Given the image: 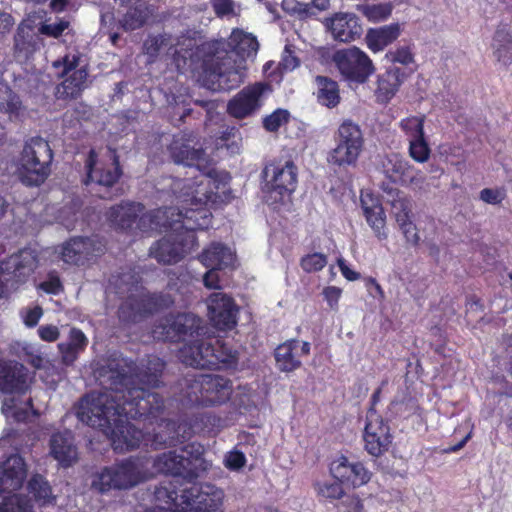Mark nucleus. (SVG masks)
<instances>
[{
  "label": "nucleus",
  "instance_id": "42",
  "mask_svg": "<svg viewBox=\"0 0 512 512\" xmlns=\"http://www.w3.org/2000/svg\"><path fill=\"white\" fill-rule=\"evenodd\" d=\"M230 44L242 59L255 55L259 49L257 38L240 29L233 30L230 36Z\"/></svg>",
  "mask_w": 512,
  "mask_h": 512
},
{
  "label": "nucleus",
  "instance_id": "1",
  "mask_svg": "<svg viewBox=\"0 0 512 512\" xmlns=\"http://www.w3.org/2000/svg\"><path fill=\"white\" fill-rule=\"evenodd\" d=\"M130 396L122 399L106 391L91 392L81 398L76 415L81 422L107 434L118 453L132 451L142 444L156 450L172 445L174 436H167V432H144L128 421L157 419L162 413L161 399L139 389H133Z\"/></svg>",
  "mask_w": 512,
  "mask_h": 512
},
{
  "label": "nucleus",
  "instance_id": "2",
  "mask_svg": "<svg viewBox=\"0 0 512 512\" xmlns=\"http://www.w3.org/2000/svg\"><path fill=\"white\" fill-rule=\"evenodd\" d=\"M204 452L202 444L191 442L156 456L153 467L175 478L156 487L157 501L183 512H223L222 490L211 484L195 483L210 467Z\"/></svg>",
  "mask_w": 512,
  "mask_h": 512
},
{
  "label": "nucleus",
  "instance_id": "33",
  "mask_svg": "<svg viewBox=\"0 0 512 512\" xmlns=\"http://www.w3.org/2000/svg\"><path fill=\"white\" fill-rule=\"evenodd\" d=\"M145 210L142 203L123 202L115 205L107 212L109 222L121 231L130 232L135 229L139 214Z\"/></svg>",
  "mask_w": 512,
  "mask_h": 512
},
{
  "label": "nucleus",
  "instance_id": "32",
  "mask_svg": "<svg viewBox=\"0 0 512 512\" xmlns=\"http://www.w3.org/2000/svg\"><path fill=\"white\" fill-rule=\"evenodd\" d=\"M198 259L208 269L224 270L234 268L236 255L227 245L211 242L203 249Z\"/></svg>",
  "mask_w": 512,
  "mask_h": 512
},
{
  "label": "nucleus",
  "instance_id": "31",
  "mask_svg": "<svg viewBox=\"0 0 512 512\" xmlns=\"http://www.w3.org/2000/svg\"><path fill=\"white\" fill-rule=\"evenodd\" d=\"M363 214L376 237L382 241L388 237L385 231L386 215L378 197L372 193L362 194L360 198Z\"/></svg>",
  "mask_w": 512,
  "mask_h": 512
},
{
  "label": "nucleus",
  "instance_id": "56",
  "mask_svg": "<svg viewBox=\"0 0 512 512\" xmlns=\"http://www.w3.org/2000/svg\"><path fill=\"white\" fill-rule=\"evenodd\" d=\"M245 454L237 449L229 451L224 458V466L230 471H239L246 465Z\"/></svg>",
  "mask_w": 512,
  "mask_h": 512
},
{
  "label": "nucleus",
  "instance_id": "50",
  "mask_svg": "<svg viewBox=\"0 0 512 512\" xmlns=\"http://www.w3.org/2000/svg\"><path fill=\"white\" fill-rule=\"evenodd\" d=\"M289 119V111L283 108H278L263 118L262 125L266 131L273 133L277 132L281 126L287 124Z\"/></svg>",
  "mask_w": 512,
  "mask_h": 512
},
{
  "label": "nucleus",
  "instance_id": "57",
  "mask_svg": "<svg viewBox=\"0 0 512 512\" xmlns=\"http://www.w3.org/2000/svg\"><path fill=\"white\" fill-rule=\"evenodd\" d=\"M68 26H69L68 21L60 20L59 22L54 23V24L43 23L39 27L38 31L42 35H45L48 37H53V38H58L63 34V32L68 28Z\"/></svg>",
  "mask_w": 512,
  "mask_h": 512
},
{
  "label": "nucleus",
  "instance_id": "61",
  "mask_svg": "<svg viewBox=\"0 0 512 512\" xmlns=\"http://www.w3.org/2000/svg\"><path fill=\"white\" fill-rule=\"evenodd\" d=\"M38 335L43 341L54 342L59 338L60 332L57 326L43 325L39 327Z\"/></svg>",
  "mask_w": 512,
  "mask_h": 512
},
{
  "label": "nucleus",
  "instance_id": "37",
  "mask_svg": "<svg viewBox=\"0 0 512 512\" xmlns=\"http://www.w3.org/2000/svg\"><path fill=\"white\" fill-rule=\"evenodd\" d=\"M400 36V26L397 23L380 28H370L365 40L368 48L374 53L382 51Z\"/></svg>",
  "mask_w": 512,
  "mask_h": 512
},
{
  "label": "nucleus",
  "instance_id": "7",
  "mask_svg": "<svg viewBox=\"0 0 512 512\" xmlns=\"http://www.w3.org/2000/svg\"><path fill=\"white\" fill-rule=\"evenodd\" d=\"M183 397L201 407H215L226 403L232 394V381L217 374L191 373L180 381Z\"/></svg>",
  "mask_w": 512,
  "mask_h": 512
},
{
  "label": "nucleus",
  "instance_id": "9",
  "mask_svg": "<svg viewBox=\"0 0 512 512\" xmlns=\"http://www.w3.org/2000/svg\"><path fill=\"white\" fill-rule=\"evenodd\" d=\"M53 151L41 137L28 140L20 155L21 181L31 187L43 184L51 173Z\"/></svg>",
  "mask_w": 512,
  "mask_h": 512
},
{
  "label": "nucleus",
  "instance_id": "48",
  "mask_svg": "<svg viewBox=\"0 0 512 512\" xmlns=\"http://www.w3.org/2000/svg\"><path fill=\"white\" fill-rule=\"evenodd\" d=\"M409 156L418 163H425L431 155V148L426 136L408 141Z\"/></svg>",
  "mask_w": 512,
  "mask_h": 512
},
{
  "label": "nucleus",
  "instance_id": "8",
  "mask_svg": "<svg viewBox=\"0 0 512 512\" xmlns=\"http://www.w3.org/2000/svg\"><path fill=\"white\" fill-rule=\"evenodd\" d=\"M178 358L183 364L200 369H231L238 364L237 351L214 338L183 345L178 351Z\"/></svg>",
  "mask_w": 512,
  "mask_h": 512
},
{
  "label": "nucleus",
  "instance_id": "14",
  "mask_svg": "<svg viewBox=\"0 0 512 512\" xmlns=\"http://www.w3.org/2000/svg\"><path fill=\"white\" fill-rule=\"evenodd\" d=\"M205 327L202 319L190 312L169 313L155 327L154 333L158 338L171 343L185 342L190 344L204 334Z\"/></svg>",
  "mask_w": 512,
  "mask_h": 512
},
{
  "label": "nucleus",
  "instance_id": "26",
  "mask_svg": "<svg viewBox=\"0 0 512 512\" xmlns=\"http://www.w3.org/2000/svg\"><path fill=\"white\" fill-rule=\"evenodd\" d=\"M310 351L311 344L307 341L286 340L274 350L276 366L281 372H293L302 366L301 357L308 356Z\"/></svg>",
  "mask_w": 512,
  "mask_h": 512
},
{
  "label": "nucleus",
  "instance_id": "39",
  "mask_svg": "<svg viewBox=\"0 0 512 512\" xmlns=\"http://www.w3.org/2000/svg\"><path fill=\"white\" fill-rule=\"evenodd\" d=\"M195 277L187 269H178L168 273L167 289L181 296V301H187L193 292Z\"/></svg>",
  "mask_w": 512,
  "mask_h": 512
},
{
  "label": "nucleus",
  "instance_id": "55",
  "mask_svg": "<svg viewBox=\"0 0 512 512\" xmlns=\"http://www.w3.org/2000/svg\"><path fill=\"white\" fill-rule=\"evenodd\" d=\"M165 45H167L166 35L149 36L143 43V51L150 57H156Z\"/></svg>",
  "mask_w": 512,
  "mask_h": 512
},
{
  "label": "nucleus",
  "instance_id": "13",
  "mask_svg": "<svg viewBox=\"0 0 512 512\" xmlns=\"http://www.w3.org/2000/svg\"><path fill=\"white\" fill-rule=\"evenodd\" d=\"M197 247L198 240L193 231L176 228L150 246L149 256L160 265H174Z\"/></svg>",
  "mask_w": 512,
  "mask_h": 512
},
{
  "label": "nucleus",
  "instance_id": "3",
  "mask_svg": "<svg viewBox=\"0 0 512 512\" xmlns=\"http://www.w3.org/2000/svg\"><path fill=\"white\" fill-rule=\"evenodd\" d=\"M231 176L226 171H210L200 180L176 179L172 191L179 202L185 204L179 215L182 217L180 230H206L211 225L212 213L232 198Z\"/></svg>",
  "mask_w": 512,
  "mask_h": 512
},
{
  "label": "nucleus",
  "instance_id": "24",
  "mask_svg": "<svg viewBox=\"0 0 512 512\" xmlns=\"http://www.w3.org/2000/svg\"><path fill=\"white\" fill-rule=\"evenodd\" d=\"M381 167L386 178L392 183L410 186L419 182L420 170L400 153L386 154L381 161Z\"/></svg>",
  "mask_w": 512,
  "mask_h": 512
},
{
  "label": "nucleus",
  "instance_id": "44",
  "mask_svg": "<svg viewBox=\"0 0 512 512\" xmlns=\"http://www.w3.org/2000/svg\"><path fill=\"white\" fill-rule=\"evenodd\" d=\"M22 108L20 97L8 85L0 84V112L18 116Z\"/></svg>",
  "mask_w": 512,
  "mask_h": 512
},
{
  "label": "nucleus",
  "instance_id": "38",
  "mask_svg": "<svg viewBox=\"0 0 512 512\" xmlns=\"http://www.w3.org/2000/svg\"><path fill=\"white\" fill-rule=\"evenodd\" d=\"M492 46L497 60L504 65L512 62V32L508 25L501 24L497 27Z\"/></svg>",
  "mask_w": 512,
  "mask_h": 512
},
{
  "label": "nucleus",
  "instance_id": "11",
  "mask_svg": "<svg viewBox=\"0 0 512 512\" xmlns=\"http://www.w3.org/2000/svg\"><path fill=\"white\" fill-rule=\"evenodd\" d=\"M168 152L176 164L187 167H195L199 174L190 178V181L200 180L206 177L210 171H218L212 167V161L205 150L199 145L197 137L192 131H180L173 136L168 145Z\"/></svg>",
  "mask_w": 512,
  "mask_h": 512
},
{
  "label": "nucleus",
  "instance_id": "35",
  "mask_svg": "<svg viewBox=\"0 0 512 512\" xmlns=\"http://www.w3.org/2000/svg\"><path fill=\"white\" fill-rule=\"evenodd\" d=\"M139 311L144 315H152L171 308L175 304L174 297L163 291L146 292L135 301Z\"/></svg>",
  "mask_w": 512,
  "mask_h": 512
},
{
  "label": "nucleus",
  "instance_id": "21",
  "mask_svg": "<svg viewBox=\"0 0 512 512\" xmlns=\"http://www.w3.org/2000/svg\"><path fill=\"white\" fill-rule=\"evenodd\" d=\"M104 251L105 246L100 240L75 236L62 244L60 254L65 263L80 266L101 256Z\"/></svg>",
  "mask_w": 512,
  "mask_h": 512
},
{
  "label": "nucleus",
  "instance_id": "53",
  "mask_svg": "<svg viewBox=\"0 0 512 512\" xmlns=\"http://www.w3.org/2000/svg\"><path fill=\"white\" fill-rule=\"evenodd\" d=\"M36 288L50 295H58L64 290L62 281L56 271L49 272L47 279L40 282Z\"/></svg>",
  "mask_w": 512,
  "mask_h": 512
},
{
  "label": "nucleus",
  "instance_id": "46",
  "mask_svg": "<svg viewBox=\"0 0 512 512\" xmlns=\"http://www.w3.org/2000/svg\"><path fill=\"white\" fill-rule=\"evenodd\" d=\"M28 493L36 501H46L52 493V489L48 481L44 476L40 474H34L27 484Z\"/></svg>",
  "mask_w": 512,
  "mask_h": 512
},
{
  "label": "nucleus",
  "instance_id": "59",
  "mask_svg": "<svg viewBox=\"0 0 512 512\" xmlns=\"http://www.w3.org/2000/svg\"><path fill=\"white\" fill-rule=\"evenodd\" d=\"M77 351L82 352L88 345V339L82 330L78 328H72L69 333V341L67 342Z\"/></svg>",
  "mask_w": 512,
  "mask_h": 512
},
{
  "label": "nucleus",
  "instance_id": "30",
  "mask_svg": "<svg viewBox=\"0 0 512 512\" xmlns=\"http://www.w3.org/2000/svg\"><path fill=\"white\" fill-rule=\"evenodd\" d=\"M50 454L64 468L78 461V449L70 431L53 433L49 440Z\"/></svg>",
  "mask_w": 512,
  "mask_h": 512
},
{
  "label": "nucleus",
  "instance_id": "12",
  "mask_svg": "<svg viewBox=\"0 0 512 512\" xmlns=\"http://www.w3.org/2000/svg\"><path fill=\"white\" fill-rule=\"evenodd\" d=\"M335 147L327 160L339 168L354 167L364 149L365 139L360 126L352 120H344L334 134Z\"/></svg>",
  "mask_w": 512,
  "mask_h": 512
},
{
  "label": "nucleus",
  "instance_id": "18",
  "mask_svg": "<svg viewBox=\"0 0 512 512\" xmlns=\"http://www.w3.org/2000/svg\"><path fill=\"white\" fill-rule=\"evenodd\" d=\"M381 189L387 196V203L391 207V214L395 218L406 241L413 246L418 245L420 237L418 229L412 221L413 212L411 199L403 191L388 187V185L384 183Z\"/></svg>",
  "mask_w": 512,
  "mask_h": 512
},
{
  "label": "nucleus",
  "instance_id": "34",
  "mask_svg": "<svg viewBox=\"0 0 512 512\" xmlns=\"http://www.w3.org/2000/svg\"><path fill=\"white\" fill-rule=\"evenodd\" d=\"M406 74L399 67H390L378 75L375 96L379 103H388L404 82Z\"/></svg>",
  "mask_w": 512,
  "mask_h": 512
},
{
  "label": "nucleus",
  "instance_id": "27",
  "mask_svg": "<svg viewBox=\"0 0 512 512\" xmlns=\"http://www.w3.org/2000/svg\"><path fill=\"white\" fill-rule=\"evenodd\" d=\"M27 476L24 459L20 455H11L1 465L0 495L18 491Z\"/></svg>",
  "mask_w": 512,
  "mask_h": 512
},
{
  "label": "nucleus",
  "instance_id": "63",
  "mask_svg": "<svg viewBox=\"0 0 512 512\" xmlns=\"http://www.w3.org/2000/svg\"><path fill=\"white\" fill-rule=\"evenodd\" d=\"M59 349L62 355V361L66 365L73 364L76 359L78 358L79 351H77L75 348H73L68 343H61L59 344Z\"/></svg>",
  "mask_w": 512,
  "mask_h": 512
},
{
  "label": "nucleus",
  "instance_id": "45",
  "mask_svg": "<svg viewBox=\"0 0 512 512\" xmlns=\"http://www.w3.org/2000/svg\"><path fill=\"white\" fill-rule=\"evenodd\" d=\"M425 116H409L403 118L399 122L401 131L406 136L407 140L418 139L425 136L424 131Z\"/></svg>",
  "mask_w": 512,
  "mask_h": 512
},
{
  "label": "nucleus",
  "instance_id": "19",
  "mask_svg": "<svg viewBox=\"0 0 512 512\" xmlns=\"http://www.w3.org/2000/svg\"><path fill=\"white\" fill-rule=\"evenodd\" d=\"M390 427L376 409H368L364 428L365 450L374 457H379L389 450L392 442Z\"/></svg>",
  "mask_w": 512,
  "mask_h": 512
},
{
  "label": "nucleus",
  "instance_id": "51",
  "mask_svg": "<svg viewBox=\"0 0 512 512\" xmlns=\"http://www.w3.org/2000/svg\"><path fill=\"white\" fill-rule=\"evenodd\" d=\"M327 264V256L323 253L314 252L304 255L300 259V266L306 273L321 271Z\"/></svg>",
  "mask_w": 512,
  "mask_h": 512
},
{
  "label": "nucleus",
  "instance_id": "20",
  "mask_svg": "<svg viewBox=\"0 0 512 512\" xmlns=\"http://www.w3.org/2000/svg\"><path fill=\"white\" fill-rule=\"evenodd\" d=\"M270 90L266 82H255L242 88L227 104V112L236 119L247 118L263 105V95Z\"/></svg>",
  "mask_w": 512,
  "mask_h": 512
},
{
  "label": "nucleus",
  "instance_id": "54",
  "mask_svg": "<svg viewBox=\"0 0 512 512\" xmlns=\"http://www.w3.org/2000/svg\"><path fill=\"white\" fill-rule=\"evenodd\" d=\"M386 58L392 63H400L402 65H409L414 62V54L410 46H400L389 50L386 53Z\"/></svg>",
  "mask_w": 512,
  "mask_h": 512
},
{
  "label": "nucleus",
  "instance_id": "16",
  "mask_svg": "<svg viewBox=\"0 0 512 512\" xmlns=\"http://www.w3.org/2000/svg\"><path fill=\"white\" fill-rule=\"evenodd\" d=\"M164 426L169 432L167 436H174L172 444L178 439L190 438L194 434H210L219 431L221 418L212 412H198L185 416L179 423L173 420H161L159 428Z\"/></svg>",
  "mask_w": 512,
  "mask_h": 512
},
{
  "label": "nucleus",
  "instance_id": "23",
  "mask_svg": "<svg viewBox=\"0 0 512 512\" xmlns=\"http://www.w3.org/2000/svg\"><path fill=\"white\" fill-rule=\"evenodd\" d=\"M33 377L22 363L0 360V391L6 394H25Z\"/></svg>",
  "mask_w": 512,
  "mask_h": 512
},
{
  "label": "nucleus",
  "instance_id": "5",
  "mask_svg": "<svg viewBox=\"0 0 512 512\" xmlns=\"http://www.w3.org/2000/svg\"><path fill=\"white\" fill-rule=\"evenodd\" d=\"M184 41L191 48L183 54L181 50H176L175 54L202 61L199 81L203 87L214 92L230 91L244 82L245 68L238 65L228 52L221 55L218 41L202 42L195 49L192 48L193 39L186 38Z\"/></svg>",
  "mask_w": 512,
  "mask_h": 512
},
{
  "label": "nucleus",
  "instance_id": "6",
  "mask_svg": "<svg viewBox=\"0 0 512 512\" xmlns=\"http://www.w3.org/2000/svg\"><path fill=\"white\" fill-rule=\"evenodd\" d=\"M150 476L147 460L138 456H130L94 473L91 489L100 494H106L112 490H129L145 482Z\"/></svg>",
  "mask_w": 512,
  "mask_h": 512
},
{
  "label": "nucleus",
  "instance_id": "4",
  "mask_svg": "<svg viewBox=\"0 0 512 512\" xmlns=\"http://www.w3.org/2000/svg\"><path fill=\"white\" fill-rule=\"evenodd\" d=\"M165 368L166 362L154 355L149 356L140 365L125 358L111 359L98 369V379L104 391L113 393L122 399L132 398L130 392L133 389L158 396L162 401L161 411L163 412L165 407L163 396L136 384L141 383L152 388L161 387Z\"/></svg>",
  "mask_w": 512,
  "mask_h": 512
},
{
  "label": "nucleus",
  "instance_id": "40",
  "mask_svg": "<svg viewBox=\"0 0 512 512\" xmlns=\"http://www.w3.org/2000/svg\"><path fill=\"white\" fill-rule=\"evenodd\" d=\"M87 76L88 73L85 68L73 71L57 88V93L63 99H76L85 87Z\"/></svg>",
  "mask_w": 512,
  "mask_h": 512
},
{
  "label": "nucleus",
  "instance_id": "15",
  "mask_svg": "<svg viewBox=\"0 0 512 512\" xmlns=\"http://www.w3.org/2000/svg\"><path fill=\"white\" fill-rule=\"evenodd\" d=\"M333 61L343 79L348 83L364 84L375 72L370 57L355 46L336 51Z\"/></svg>",
  "mask_w": 512,
  "mask_h": 512
},
{
  "label": "nucleus",
  "instance_id": "36",
  "mask_svg": "<svg viewBox=\"0 0 512 512\" xmlns=\"http://www.w3.org/2000/svg\"><path fill=\"white\" fill-rule=\"evenodd\" d=\"M317 102L327 108H335L341 101L340 87L336 80L328 76L317 75L315 77Z\"/></svg>",
  "mask_w": 512,
  "mask_h": 512
},
{
  "label": "nucleus",
  "instance_id": "43",
  "mask_svg": "<svg viewBox=\"0 0 512 512\" xmlns=\"http://www.w3.org/2000/svg\"><path fill=\"white\" fill-rule=\"evenodd\" d=\"M167 227L166 211L154 209L149 212L142 211L136 221L135 230L147 233L154 230H161Z\"/></svg>",
  "mask_w": 512,
  "mask_h": 512
},
{
  "label": "nucleus",
  "instance_id": "41",
  "mask_svg": "<svg viewBox=\"0 0 512 512\" xmlns=\"http://www.w3.org/2000/svg\"><path fill=\"white\" fill-rule=\"evenodd\" d=\"M9 268H12V274L21 278L29 276L37 268V257L29 250H21L17 254H13L7 261Z\"/></svg>",
  "mask_w": 512,
  "mask_h": 512
},
{
  "label": "nucleus",
  "instance_id": "52",
  "mask_svg": "<svg viewBox=\"0 0 512 512\" xmlns=\"http://www.w3.org/2000/svg\"><path fill=\"white\" fill-rule=\"evenodd\" d=\"M360 10L368 20L379 22L386 20L391 15L392 6L390 4L363 5Z\"/></svg>",
  "mask_w": 512,
  "mask_h": 512
},
{
  "label": "nucleus",
  "instance_id": "29",
  "mask_svg": "<svg viewBox=\"0 0 512 512\" xmlns=\"http://www.w3.org/2000/svg\"><path fill=\"white\" fill-rule=\"evenodd\" d=\"M42 45L33 27L24 23L18 25L14 35L13 57L17 63L26 64Z\"/></svg>",
  "mask_w": 512,
  "mask_h": 512
},
{
  "label": "nucleus",
  "instance_id": "25",
  "mask_svg": "<svg viewBox=\"0 0 512 512\" xmlns=\"http://www.w3.org/2000/svg\"><path fill=\"white\" fill-rule=\"evenodd\" d=\"M330 473L341 484L353 488L367 484L372 477V472L364 463L350 462L345 456H341L331 463Z\"/></svg>",
  "mask_w": 512,
  "mask_h": 512
},
{
  "label": "nucleus",
  "instance_id": "49",
  "mask_svg": "<svg viewBox=\"0 0 512 512\" xmlns=\"http://www.w3.org/2000/svg\"><path fill=\"white\" fill-rule=\"evenodd\" d=\"M317 495L326 500H338L345 495L343 484L339 481L335 482H318L315 484Z\"/></svg>",
  "mask_w": 512,
  "mask_h": 512
},
{
  "label": "nucleus",
  "instance_id": "22",
  "mask_svg": "<svg viewBox=\"0 0 512 512\" xmlns=\"http://www.w3.org/2000/svg\"><path fill=\"white\" fill-rule=\"evenodd\" d=\"M206 302L207 315L215 328L228 331L237 325L239 308L231 296L223 292H213Z\"/></svg>",
  "mask_w": 512,
  "mask_h": 512
},
{
  "label": "nucleus",
  "instance_id": "28",
  "mask_svg": "<svg viewBox=\"0 0 512 512\" xmlns=\"http://www.w3.org/2000/svg\"><path fill=\"white\" fill-rule=\"evenodd\" d=\"M327 28L334 39L340 42H351L361 37L363 27L360 19L354 13H336L327 19Z\"/></svg>",
  "mask_w": 512,
  "mask_h": 512
},
{
  "label": "nucleus",
  "instance_id": "17",
  "mask_svg": "<svg viewBox=\"0 0 512 512\" xmlns=\"http://www.w3.org/2000/svg\"><path fill=\"white\" fill-rule=\"evenodd\" d=\"M86 178L84 184L95 183L104 187H112L122 176L119 156L115 150H110L108 159H99L94 149H91L85 160Z\"/></svg>",
  "mask_w": 512,
  "mask_h": 512
},
{
  "label": "nucleus",
  "instance_id": "60",
  "mask_svg": "<svg viewBox=\"0 0 512 512\" xmlns=\"http://www.w3.org/2000/svg\"><path fill=\"white\" fill-rule=\"evenodd\" d=\"M42 315H43L42 307L39 305H36L35 307H33L25 312V314L23 316V322L27 327L33 328L38 324Z\"/></svg>",
  "mask_w": 512,
  "mask_h": 512
},
{
  "label": "nucleus",
  "instance_id": "64",
  "mask_svg": "<svg viewBox=\"0 0 512 512\" xmlns=\"http://www.w3.org/2000/svg\"><path fill=\"white\" fill-rule=\"evenodd\" d=\"M78 63H79L78 56L65 55L62 58L61 62L57 61V62H55L54 65H55V67H59L60 65H62L63 66L62 75H68L70 72L77 70L76 67L78 66Z\"/></svg>",
  "mask_w": 512,
  "mask_h": 512
},
{
  "label": "nucleus",
  "instance_id": "62",
  "mask_svg": "<svg viewBox=\"0 0 512 512\" xmlns=\"http://www.w3.org/2000/svg\"><path fill=\"white\" fill-rule=\"evenodd\" d=\"M211 3L216 15L219 17L233 13L234 4L232 0H211Z\"/></svg>",
  "mask_w": 512,
  "mask_h": 512
},
{
  "label": "nucleus",
  "instance_id": "10",
  "mask_svg": "<svg viewBox=\"0 0 512 512\" xmlns=\"http://www.w3.org/2000/svg\"><path fill=\"white\" fill-rule=\"evenodd\" d=\"M263 192L269 205L283 204L297 187L298 169L293 161H273L262 170Z\"/></svg>",
  "mask_w": 512,
  "mask_h": 512
},
{
  "label": "nucleus",
  "instance_id": "47",
  "mask_svg": "<svg viewBox=\"0 0 512 512\" xmlns=\"http://www.w3.org/2000/svg\"><path fill=\"white\" fill-rule=\"evenodd\" d=\"M0 512H32V505L27 497L12 494L3 498L0 503Z\"/></svg>",
  "mask_w": 512,
  "mask_h": 512
},
{
  "label": "nucleus",
  "instance_id": "58",
  "mask_svg": "<svg viewBox=\"0 0 512 512\" xmlns=\"http://www.w3.org/2000/svg\"><path fill=\"white\" fill-rule=\"evenodd\" d=\"M506 197V192L503 188H484L480 192V199L492 205L500 204Z\"/></svg>",
  "mask_w": 512,
  "mask_h": 512
}]
</instances>
